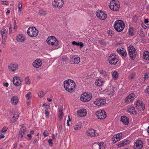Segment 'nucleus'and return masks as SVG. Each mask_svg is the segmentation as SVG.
<instances>
[{
  "label": "nucleus",
  "instance_id": "obj_62",
  "mask_svg": "<svg viewBox=\"0 0 149 149\" xmlns=\"http://www.w3.org/2000/svg\"><path fill=\"white\" fill-rule=\"evenodd\" d=\"M7 11L6 12V14L7 15H8L10 13V11L9 9L8 8H7Z\"/></svg>",
  "mask_w": 149,
  "mask_h": 149
},
{
  "label": "nucleus",
  "instance_id": "obj_26",
  "mask_svg": "<svg viewBox=\"0 0 149 149\" xmlns=\"http://www.w3.org/2000/svg\"><path fill=\"white\" fill-rule=\"evenodd\" d=\"M19 102V99L17 96H13L11 99L10 102L11 103L16 105Z\"/></svg>",
  "mask_w": 149,
  "mask_h": 149
},
{
  "label": "nucleus",
  "instance_id": "obj_52",
  "mask_svg": "<svg viewBox=\"0 0 149 149\" xmlns=\"http://www.w3.org/2000/svg\"><path fill=\"white\" fill-rule=\"evenodd\" d=\"M52 141V139H49L48 141L49 144V145L51 146H52V145L53 144Z\"/></svg>",
  "mask_w": 149,
  "mask_h": 149
},
{
  "label": "nucleus",
  "instance_id": "obj_59",
  "mask_svg": "<svg viewBox=\"0 0 149 149\" xmlns=\"http://www.w3.org/2000/svg\"><path fill=\"white\" fill-rule=\"evenodd\" d=\"M139 35L142 37H143L145 36L143 31H141L140 32V33L139 34Z\"/></svg>",
  "mask_w": 149,
  "mask_h": 149
},
{
  "label": "nucleus",
  "instance_id": "obj_47",
  "mask_svg": "<svg viewBox=\"0 0 149 149\" xmlns=\"http://www.w3.org/2000/svg\"><path fill=\"white\" fill-rule=\"evenodd\" d=\"M15 118L13 119V122H15L16 120L17 119L19 116V114L18 113L15 115Z\"/></svg>",
  "mask_w": 149,
  "mask_h": 149
},
{
  "label": "nucleus",
  "instance_id": "obj_25",
  "mask_svg": "<svg viewBox=\"0 0 149 149\" xmlns=\"http://www.w3.org/2000/svg\"><path fill=\"white\" fill-rule=\"evenodd\" d=\"M130 142L129 140H126L125 141H122L118 143L117 144V146L119 147H122V146L126 145L129 144Z\"/></svg>",
  "mask_w": 149,
  "mask_h": 149
},
{
  "label": "nucleus",
  "instance_id": "obj_44",
  "mask_svg": "<svg viewBox=\"0 0 149 149\" xmlns=\"http://www.w3.org/2000/svg\"><path fill=\"white\" fill-rule=\"evenodd\" d=\"M22 8V4L19 2L18 3V8H19V12L20 11V12H21V10Z\"/></svg>",
  "mask_w": 149,
  "mask_h": 149
},
{
  "label": "nucleus",
  "instance_id": "obj_34",
  "mask_svg": "<svg viewBox=\"0 0 149 149\" xmlns=\"http://www.w3.org/2000/svg\"><path fill=\"white\" fill-rule=\"evenodd\" d=\"M133 30L132 28H130L129 29V34L131 36H133L134 35L133 32Z\"/></svg>",
  "mask_w": 149,
  "mask_h": 149
},
{
  "label": "nucleus",
  "instance_id": "obj_20",
  "mask_svg": "<svg viewBox=\"0 0 149 149\" xmlns=\"http://www.w3.org/2000/svg\"><path fill=\"white\" fill-rule=\"evenodd\" d=\"M134 97L135 95L134 93H132L130 94L126 98L125 102L127 103L132 101L134 100Z\"/></svg>",
  "mask_w": 149,
  "mask_h": 149
},
{
  "label": "nucleus",
  "instance_id": "obj_22",
  "mask_svg": "<svg viewBox=\"0 0 149 149\" xmlns=\"http://www.w3.org/2000/svg\"><path fill=\"white\" fill-rule=\"evenodd\" d=\"M77 112L78 116L80 117L85 116H86L87 113L86 110L84 109L77 111Z\"/></svg>",
  "mask_w": 149,
  "mask_h": 149
},
{
  "label": "nucleus",
  "instance_id": "obj_14",
  "mask_svg": "<svg viewBox=\"0 0 149 149\" xmlns=\"http://www.w3.org/2000/svg\"><path fill=\"white\" fill-rule=\"evenodd\" d=\"M27 129L26 128H25L24 129H22V128H21L19 131L18 135L19 138L22 139L24 136L26 134V132H27Z\"/></svg>",
  "mask_w": 149,
  "mask_h": 149
},
{
  "label": "nucleus",
  "instance_id": "obj_46",
  "mask_svg": "<svg viewBox=\"0 0 149 149\" xmlns=\"http://www.w3.org/2000/svg\"><path fill=\"white\" fill-rule=\"evenodd\" d=\"M35 61H36V63H38V65L39 64V65H42V63H41L42 61L40 59H38L37 60Z\"/></svg>",
  "mask_w": 149,
  "mask_h": 149
},
{
  "label": "nucleus",
  "instance_id": "obj_58",
  "mask_svg": "<svg viewBox=\"0 0 149 149\" xmlns=\"http://www.w3.org/2000/svg\"><path fill=\"white\" fill-rule=\"evenodd\" d=\"M2 2L3 3V4L8 5L9 4L8 2L6 1H2Z\"/></svg>",
  "mask_w": 149,
  "mask_h": 149
},
{
  "label": "nucleus",
  "instance_id": "obj_43",
  "mask_svg": "<svg viewBox=\"0 0 149 149\" xmlns=\"http://www.w3.org/2000/svg\"><path fill=\"white\" fill-rule=\"evenodd\" d=\"M31 93L30 92H28V93L25 95L26 97L27 98V99H29L31 98V97L30 96L31 95Z\"/></svg>",
  "mask_w": 149,
  "mask_h": 149
},
{
  "label": "nucleus",
  "instance_id": "obj_45",
  "mask_svg": "<svg viewBox=\"0 0 149 149\" xmlns=\"http://www.w3.org/2000/svg\"><path fill=\"white\" fill-rule=\"evenodd\" d=\"M101 44V45H106V43H105V42L104 41V39H102L100 40H99L98 41Z\"/></svg>",
  "mask_w": 149,
  "mask_h": 149
},
{
  "label": "nucleus",
  "instance_id": "obj_23",
  "mask_svg": "<svg viewBox=\"0 0 149 149\" xmlns=\"http://www.w3.org/2000/svg\"><path fill=\"white\" fill-rule=\"evenodd\" d=\"M120 120L125 125H127L128 124L129 121V118L125 116H121Z\"/></svg>",
  "mask_w": 149,
  "mask_h": 149
},
{
  "label": "nucleus",
  "instance_id": "obj_37",
  "mask_svg": "<svg viewBox=\"0 0 149 149\" xmlns=\"http://www.w3.org/2000/svg\"><path fill=\"white\" fill-rule=\"evenodd\" d=\"M39 13L40 15L44 16L46 14V12L42 10H40L39 11Z\"/></svg>",
  "mask_w": 149,
  "mask_h": 149
},
{
  "label": "nucleus",
  "instance_id": "obj_31",
  "mask_svg": "<svg viewBox=\"0 0 149 149\" xmlns=\"http://www.w3.org/2000/svg\"><path fill=\"white\" fill-rule=\"evenodd\" d=\"M46 108L45 110V114L46 117L49 116V109H50V106L49 105L46 104Z\"/></svg>",
  "mask_w": 149,
  "mask_h": 149
},
{
  "label": "nucleus",
  "instance_id": "obj_60",
  "mask_svg": "<svg viewBox=\"0 0 149 149\" xmlns=\"http://www.w3.org/2000/svg\"><path fill=\"white\" fill-rule=\"evenodd\" d=\"M100 73L101 74H102L103 75H105L106 74V72L105 71L102 70L101 72H100Z\"/></svg>",
  "mask_w": 149,
  "mask_h": 149
},
{
  "label": "nucleus",
  "instance_id": "obj_57",
  "mask_svg": "<svg viewBox=\"0 0 149 149\" xmlns=\"http://www.w3.org/2000/svg\"><path fill=\"white\" fill-rule=\"evenodd\" d=\"M67 80H68L69 83L70 84H71L73 83H75L74 81L71 79H68Z\"/></svg>",
  "mask_w": 149,
  "mask_h": 149
},
{
  "label": "nucleus",
  "instance_id": "obj_41",
  "mask_svg": "<svg viewBox=\"0 0 149 149\" xmlns=\"http://www.w3.org/2000/svg\"><path fill=\"white\" fill-rule=\"evenodd\" d=\"M25 81L26 82V84H30V81L28 77H27L25 78Z\"/></svg>",
  "mask_w": 149,
  "mask_h": 149
},
{
  "label": "nucleus",
  "instance_id": "obj_4",
  "mask_svg": "<svg viewBox=\"0 0 149 149\" xmlns=\"http://www.w3.org/2000/svg\"><path fill=\"white\" fill-rule=\"evenodd\" d=\"M131 60H134L136 58V51L134 47L130 45L127 48Z\"/></svg>",
  "mask_w": 149,
  "mask_h": 149
},
{
  "label": "nucleus",
  "instance_id": "obj_48",
  "mask_svg": "<svg viewBox=\"0 0 149 149\" xmlns=\"http://www.w3.org/2000/svg\"><path fill=\"white\" fill-rule=\"evenodd\" d=\"M145 93L146 94H147L149 95V86H147V88L145 91Z\"/></svg>",
  "mask_w": 149,
  "mask_h": 149
},
{
  "label": "nucleus",
  "instance_id": "obj_12",
  "mask_svg": "<svg viewBox=\"0 0 149 149\" xmlns=\"http://www.w3.org/2000/svg\"><path fill=\"white\" fill-rule=\"evenodd\" d=\"M70 62L72 64H78L80 62V57L75 55H71L70 56Z\"/></svg>",
  "mask_w": 149,
  "mask_h": 149
},
{
  "label": "nucleus",
  "instance_id": "obj_33",
  "mask_svg": "<svg viewBox=\"0 0 149 149\" xmlns=\"http://www.w3.org/2000/svg\"><path fill=\"white\" fill-rule=\"evenodd\" d=\"M33 67L36 68H38L41 66V65L38 64V63H36V61H34L32 64Z\"/></svg>",
  "mask_w": 149,
  "mask_h": 149
},
{
  "label": "nucleus",
  "instance_id": "obj_53",
  "mask_svg": "<svg viewBox=\"0 0 149 149\" xmlns=\"http://www.w3.org/2000/svg\"><path fill=\"white\" fill-rule=\"evenodd\" d=\"M99 144V145L100 147V149H104L105 148V146L104 145H101L100 144V143Z\"/></svg>",
  "mask_w": 149,
  "mask_h": 149
},
{
  "label": "nucleus",
  "instance_id": "obj_11",
  "mask_svg": "<svg viewBox=\"0 0 149 149\" xmlns=\"http://www.w3.org/2000/svg\"><path fill=\"white\" fill-rule=\"evenodd\" d=\"M97 17L102 20H105L107 17L106 13L102 10H98L96 13Z\"/></svg>",
  "mask_w": 149,
  "mask_h": 149
},
{
  "label": "nucleus",
  "instance_id": "obj_32",
  "mask_svg": "<svg viewBox=\"0 0 149 149\" xmlns=\"http://www.w3.org/2000/svg\"><path fill=\"white\" fill-rule=\"evenodd\" d=\"M118 73L117 72L115 71L113 73L112 76L115 80H116L118 79Z\"/></svg>",
  "mask_w": 149,
  "mask_h": 149
},
{
  "label": "nucleus",
  "instance_id": "obj_39",
  "mask_svg": "<svg viewBox=\"0 0 149 149\" xmlns=\"http://www.w3.org/2000/svg\"><path fill=\"white\" fill-rule=\"evenodd\" d=\"M63 110L62 109H61L59 110V117L61 118L63 116Z\"/></svg>",
  "mask_w": 149,
  "mask_h": 149
},
{
  "label": "nucleus",
  "instance_id": "obj_2",
  "mask_svg": "<svg viewBox=\"0 0 149 149\" xmlns=\"http://www.w3.org/2000/svg\"><path fill=\"white\" fill-rule=\"evenodd\" d=\"M68 81V80H66L64 81V86L67 91L69 93H72L75 89V84L73 83L70 84Z\"/></svg>",
  "mask_w": 149,
  "mask_h": 149
},
{
  "label": "nucleus",
  "instance_id": "obj_16",
  "mask_svg": "<svg viewBox=\"0 0 149 149\" xmlns=\"http://www.w3.org/2000/svg\"><path fill=\"white\" fill-rule=\"evenodd\" d=\"M87 135L91 137L97 136L98 134L96 132V131L93 129L89 130L87 132Z\"/></svg>",
  "mask_w": 149,
  "mask_h": 149
},
{
  "label": "nucleus",
  "instance_id": "obj_42",
  "mask_svg": "<svg viewBox=\"0 0 149 149\" xmlns=\"http://www.w3.org/2000/svg\"><path fill=\"white\" fill-rule=\"evenodd\" d=\"M149 78V74L148 73H146L145 74L144 77L143 78L144 81Z\"/></svg>",
  "mask_w": 149,
  "mask_h": 149
},
{
  "label": "nucleus",
  "instance_id": "obj_15",
  "mask_svg": "<svg viewBox=\"0 0 149 149\" xmlns=\"http://www.w3.org/2000/svg\"><path fill=\"white\" fill-rule=\"evenodd\" d=\"M122 136V133H118L114 135L112 139V140L113 143H115L119 141L120 138H121Z\"/></svg>",
  "mask_w": 149,
  "mask_h": 149
},
{
  "label": "nucleus",
  "instance_id": "obj_35",
  "mask_svg": "<svg viewBox=\"0 0 149 149\" xmlns=\"http://www.w3.org/2000/svg\"><path fill=\"white\" fill-rule=\"evenodd\" d=\"M46 94V93L43 92V91H41L38 94V96L39 97H43Z\"/></svg>",
  "mask_w": 149,
  "mask_h": 149
},
{
  "label": "nucleus",
  "instance_id": "obj_8",
  "mask_svg": "<svg viewBox=\"0 0 149 149\" xmlns=\"http://www.w3.org/2000/svg\"><path fill=\"white\" fill-rule=\"evenodd\" d=\"M92 97L91 93H84L81 95L80 100L82 101L87 102L91 100Z\"/></svg>",
  "mask_w": 149,
  "mask_h": 149
},
{
  "label": "nucleus",
  "instance_id": "obj_6",
  "mask_svg": "<svg viewBox=\"0 0 149 149\" xmlns=\"http://www.w3.org/2000/svg\"><path fill=\"white\" fill-rule=\"evenodd\" d=\"M47 43L49 45L56 46L58 45V41L54 36H50L47 39Z\"/></svg>",
  "mask_w": 149,
  "mask_h": 149
},
{
  "label": "nucleus",
  "instance_id": "obj_10",
  "mask_svg": "<svg viewBox=\"0 0 149 149\" xmlns=\"http://www.w3.org/2000/svg\"><path fill=\"white\" fill-rule=\"evenodd\" d=\"M96 115L97 118L100 119H103L107 116L106 112L104 110H100L96 112Z\"/></svg>",
  "mask_w": 149,
  "mask_h": 149
},
{
  "label": "nucleus",
  "instance_id": "obj_24",
  "mask_svg": "<svg viewBox=\"0 0 149 149\" xmlns=\"http://www.w3.org/2000/svg\"><path fill=\"white\" fill-rule=\"evenodd\" d=\"M136 107H141V108L142 111H143L145 109L144 103L140 101V100L137 101L136 102Z\"/></svg>",
  "mask_w": 149,
  "mask_h": 149
},
{
  "label": "nucleus",
  "instance_id": "obj_27",
  "mask_svg": "<svg viewBox=\"0 0 149 149\" xmlns=\"http://www.w3.org/2000/svg\"><path fill=\"white\" fill-rule=\"evenodd\" d=\"M25 37L22 34H19L17 37V40L19 42H22L24 40Z\"/></svg>",
  "mask_w": 149,
  "mask_h": 149
},
{
  "label": "nucleus",
  "instance_id": "obj_61",
  "mask_svg": "<svg viewBox=\"0 0 149 149\" xmlns=\"http://www.w3.org/2000/svg\"><path fill=\"white\" fill-rule=\"evenodd\" d=\"M27 136L29 137V140H30L31 139V134H27Z\"/></svg>",
  "mask_w": 149,
  "mask_h": 149
},
{
  "label": "nucleus",
  "instance_id": "obj_13",
  "mask_svg": "<svg viewBox=\"0 0 149 149\" xmlns=\"http://www.w3.org/2000/svg\"><path fill=\"white\" fill-rule=\"evenodd\" d=\"M143 146V143L141 140H137L135 142L134 146V148L135 149H141Z\"/></svg>",
  "mask_w": 149,
  "mask_h": 149
},
{
  "label": "nucleus",
  "instance_id": "obj_7",
  "mask_svg": "<svg viewBox=\"0 0 149 149\" xmlns=\"http://www.w3.org/2000/svg\"><path fill=\"white\" fill-rule=\"evenodd\" d=\"M118 61V57L114 53L111 54L108 57L109 62L111 65H116Z\"/></svg>",
  "mask_w": 149,
  "mask_h": 149
},
{
  "label": "nucleus",
  "instance_id": "obj_28",
  "mask_svg": "<svg viewBox=\"0 0 149 149\" xmlns=\"http://www.w3.org/2000/svg\"><path fill=\"white\" fill-rule=\"evenodd\" d=\"M128 111L129 112L132 113L134 115H135L137 114L135 110V108L133 106H130L128 108Z\"/></svg>",
  "mask_w": 149,
  "mask_h": 149
},
{
  "label": "nucleus",
  "instance_id": "obj_49",
  "mask_svg": "<svg viewBox=\"0 0 149 149\" xmlns=\"http://www.w3.org/2000/svg\"><path fill=\"white\" fill-rule=\"evenodd\" d=\"M81 128V127H79L78 125H77L74 127V130H79Z\"/></svg>",
  "mask_w": 149,
  "mask_h": 149
},
{
  "label": "nucleus",
  "instance_id": "obj_38",
  "mask_svg": "<svg viewBox=\"0 0 149 149\" xmlns=\"http://www.w3.org/2000/svg\"><path fill=\"white\" fill-rule=\"evenodd\" d=\"M8 128L4 127L0 131V132L1 133H5L6 131L7 130Z\"/></svg>",
  "mask_w": 149,
  "mask_h": 149
},
{
  "label": "nucleus",
  "instance_id": "obj_29",
  "mask_svg": "<svg viewBox=\"0 0 149 149\" xmlns=\"http://www.w3.org/2000/svg\"><path fill=\"white\" fill-rule=\"evenodd\" d=\"M143 58L146 60H149V52L146 51L143 52Z\"/></svg>",
  "mask_w": 149,
  "mask_h": 149
},
{
  "label": "nucleus",
  "instance_id": "obj_63",
  "mask_svg": "<svg viewBox=\"0 0 149 149\" xmlns=\"http://www.w3.org/2000/svg\"><path fill=\"white\" fill-rule=\"evenodd\" d=\"M4 85L6 87H8V84L7 82L4 83Z\"/></svg>",
  "mask_w": 149,
  "mask_h": 149
},
{
  "label": "nucleus",
  "instance_id": "obj_36",
  "mask_svg": "<svg viewBox=\"0 0 149 149\" xmlns=\"http://www.w3.org/2000/svg\"><path fill=\"white\" fill-rule=\"evenodd\" d=\"M77 46H79L80 48L81 49V48L83 47L84 46V44L81 42H79V41L78 42H77L76 45Z\"/></svg>",
  "mask_w": 149,
  "mask_h": 149
},
{
  "label": "nucleus",
  "instance_id": "obj_19",
  "mask_svg": "<svg viewBox=\"0 0 149 149\" xmlns=\"http://www.w3.org/2000/svg\"><path fill=\"white\" fill-rule=\"evenodd\" d=\"M117 52L123 56V58H125L127 56V54L126 51L124 48H122V49H121L119 48H118L117 49Z\"/></svg>",
  "mask_w": 149,
  "mask_h": 149
},
{
  "label": "nucleus",
  "instance_id": "obj_21",
  "mask_svg": "<svg viewBox=\"0 0 149 149\" xmlns=\"http://www.w3.org/2000/svg\"><path fill=\"white\" fill-rule=\"evenodd\" d=\"M18 65L16 64H11L8 66V68L10 71H15L18 68Z\"/></svg>",
  "mask_w": 149,
  "mask_h": 149
},
{
  "label": "nucleus",
  "instance_id": "obj_50",
  "mask_svg": "<svg viewBox=\"0 0 149 149\" xmlns=\"http://www.w3.org/2000/svg\"><path fill=\"white\" fill-rule=\"evenodd\" d=\"M47 134L48 131L47 130H45L43 133V135L45 137H46L48 136Z\"/></svg>",
  "mask_w": 149,
  "mask_h": 149
},
{
  "label": "nucleus",
  "instance_id": "obj_40",
  "mask_svg": "<svg viewBox=\"0 0 149 149\" xmlns=\"http://www.w3.org/2000/svg\"><path fill=\"white\" fill-rule=\"evenodd\" d=\"M1 34L3 35V36H4V35L6 34V30L5 29H3L1 31Z\"/></svg>",
  "mask_w": 149,
  "mask_h": 149
},
{
  "label": "nucleus",
  "instance_id": "obj_56",
  "mask_svg": "<svg viewBox=\"0 0 149 149\" xmlns=\"http://www.w3.org/2000/svg\"><path fill=\"white\" fill-rule=\"evenodd\" d=\"M132 18L136 22L137 20V17L136 15H135Z\"/></svg>",
  "mask_w": 149,
  "mask_h": 149
},
{
  "label": "nucleus",
  "instance_id": "obj_18",
  "mask_svg": "<svg viewBox=\"0 0 149 149\" xmlns=\"http://www.w3.org/2000/svg\"><path fill=\"white\" fill-rule=\"evenodd\" d=\"M94 104L98 106H102L106 104V101L104 99H98L94 102Z\"/></svg>",
  "mask_w": 149,
  "mask_h": 149
},
{
  "label": "nucleus",
  "instance_id": "obj_64",
  "mask_svg": "<svg viewBox=\"0 0 149 149\" xmlns=\"http://www.w3.org/2000/svg\"><path fill=\"white\" fill-rule=\"evenodd\" d=\"M77 43V42L75 41H73V42H72V43L73 45H76Z\"/></svg>",
  "mask_w": 149,
  "mask_h": 149
},
{
  "label": "nucleus",
  "instance_id": "obj_1",
  "mask_svg": "<svg viewBox=\"0 0 149 149\" xmlns=\"http://www.w3.org/2000/svg\"><path fill=\"white\" fill-rule=\"evenodd\" d=\"M113 27L117 31L121 32L124 28V23L121 20H117L114 24Z\"/></svg>",
  "mask_w": 149,
  "mask_h": 149
},
{
  "label": "nucleus",
  "instance_id": "obj_54",
  "mask_svg": "<svg viewBox=\"0 0 149 149\" xmlns=\"http://www.w3.org/2000/svg\"><path fill=\"white\" fill-rule=\"evenodd\" d=\"M17 23L16 21L15 20L14 21V29H16L17 28Z\"/></svg>",
  "mask_w": 149,
  "mask_h": 149
},
{
  "label": "nucleus",
  "instance_id": "obj_9",
  "mask_svg": "<svg viewBox=\"0 0 149 149\" xmlns=\"http://www.w3.org/2000/svg\"><path fill=\"white\" fill-rule=\"evenodd\" d=\"M63 0H54L52 2V5L54 8H61L63 5Z\"/></svg>",
  "mask_w": 149,
  "mask_h": 149
},
{
  "label": "nucleus",
  "instance_id": "obj_51",
  "mask_svg": "<svg viewBox=\"0 0 149 149\" xmlns=\"http://www.w3.org/2000/svg\"><path fill=\"white\" fill-rule=\"evenodd\" d=\"M68 58L67 57L63 56L62 57V60L63 61H67Z\"/></svg>",
  "mask_w": 149,
  "mask_h": 149
},
{
  "label": "nucleus",
  "instance_id": "obj_5",
  "mask_svg": "<svg viewBox=\"0 0 149 149\" xmlns=\"http://www.w3.org/2000/svg\"><path fill=\"white\" fill-rule=\"evenodd\" d=\"M27 33L31 37H36L38 34V31L34 27H30L27 30Z\"/></svg>",
  "mask_w": 149,
  "mask_h": 149
},
{
  "label": "nucleus",
  "instance_id": "obj_55",
  "mask_svg": "<svg viewBox=\"0 0 149 149\" xmlns=\"http://www.w3.org/2000/svg\"><path fill=\"white\" fill-rule=\"evenodd\" d=\"M10 27L9 28V33L10 34H11L12 33V26L11 24H10Z\"/></svg>",
  "mask_w": 149,
  "mask_h": 149
},
{
  "label": "nucleus",
  "instance_id": "obj_3",
  "mask_svg": "<svg viewBox=\"0 0 149 149\" xmlns=\"http://www.w3.org/2000/svg\"><path fill=\"white\" fill-rule=\"evenodd\" d=\"M110 8L114 11H118L120 8L119 2L118 0H112L109 3Z\"/></svg>",
  "mask_w": 149,
  "mask_h": 149
},
{
  "label": "nucleus",
  "instance_id": "obj_30",
  "mask_svg": "<svg viewBox=\"0 0 149 149\" xmlns=\"http://www.w3.org/2000/svg\"><path fill=\"white\" fill-rule=\"evenodd\" d=\"M103 81L101 78L98 79L97 81L95 82V84L96 85H97L98 86H102L103 84Z\"/></svg>",
  "mask_w": 149,
  "mask_h": 149
},
{
  "label": "nucleus",
  "instance_id": "obj_17",
  "mask_svg": "<svg viewBox=\"0 0 149 149\" xmlns=\"http://www.w3.org/2000/svg\"><path fill=\"white\" fill-rule=\"evenodd\" d=\"M13 84L16 86H19L21 83V81L19 78L18 77H15L13 79Z\"/></svg>",
  "mask_w": 149,
  "mask_h": 149
}]
</instances>
